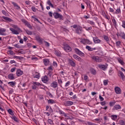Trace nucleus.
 Here are the masks:
<instances>
[{"instance_id": "20e7f679", "label": "nucleus", "mask_w": 125, "mask_h": 125, "mask_svg": "<svg viewBox=\"0 0 125 125\" xmlns=\"http://www.w3.org/2000/svg\"><path fill=\"white\" fill-rule=\"evenodd\" d=\"M74 51H75L76 53L79 55V56H84V53H83L80 49L78 48H75Z\"/></svg>"}, {"instance_id": "c9c22d12", "label": "nucleus", "mask_w": 125, "mask_h": 125, "mask_svg": "<svg viewBox=\"0 0 125 125\" xmlns=\"http://www.w3.org/2000/svg\"><path fill=\"white\" fill-rule=\"evenodd\" d=\"M47 4H48V5H49L50 6H51V7H52V8L54 7L53 4H52V3H51L50 0H48L47 1Z\"/></svg>"}, {"instance_id": "6e6d98bb", "label": "nucleus", "mask_w": 125, "mask_h": 125, "mask_svg": "<svg viewBox=\"0 0 125 125\" xmlns=\"http://www.w3.org/2000/svg\"><path fill=\"white\" fill-rule=\"evenodd\" d=\"M55 53L57 56H60V52L59 51H56Z\"/></svg>"}, {"instance_id": "9b49d317", "label": "nucleus", "mask_w": 125, "mask_h": 125, "mask_svg": "<svg viewBox=\"0 0 125 125\" xmlns=\"http://www.w3.org/2000/svg\"><path fill=\"white\" fill-rule=\"evenodd\" d=\"M42 81L44 83H46L48 82V78L46 76H44L42 77Z\"/></svg>"}, {"instance_id": "b1692460", "label": "nucleus", "mask_w": 125, "mask_h": 125, "mask_svg": "<svg viewBox=\"0 0 125 125\" xmlns=\"http://www.w3.org/2000/svg\"><path fill=\"white\" fill-rule=\"evenodd\" d=\"M117 61H118L119 63H120L121 65H125V62H124V61L122 60L121 58H118L117 59Z\"/></svg>"}, {"instance_id": "09e8293b", "label": "nucleus", "mask_w": 125, "mask_h": 125, "mask_svg": "<svg viewBox=\"0 0 125 125\" xmlns=\"http://www.w3.org/2000/svg\"><path fill=\"white\" fill-rule=\"evenodd\" d=\"M48 123L50 125H53V121L52 120H51V119H48Z\"/></svg>"}, {"instance_id": "c756f323", "label": "nucleus", "mask_w": 125, "mask_h": 125, "mask_svg": "<svg viewBox=\"0 0 125 125\" xmlns=\"http://www.w3.org/2000/svg\"><path fill=\"white\" fill-rule=\"evenodd\" d=\"M8 84H9L10 85V86H12V87H13L14 85H15L16 83L15 82L13 81H11V82H9L8 83Z\"/></svg>"}, {"instance_id": "338daca9", "label": "nucleus", "mask_w": 125, "mask_h": 125, "mask_svg": "<svg viewBox=\"0 0 125 125\" xmlns=\"http://www.w3.org/2000/svg\"><path fill=\"white\" fill-rule=\"evenodd\" d=\"M37 41H38L40 43H42V40L41 38H38Z\"/></svg>"}, {"instance_id": "2eb2a0df", "label": "nucleus", "mask_w": 125, "mask_h": 125, "mask_svg": "<svg viewBox=\"0 0 125 125\" xmlns=\"http://www.w3.org/2000/svg\"><path fill=\"white\" fill-rule=\"evenodd\" d=\"M77 34H80L83 33V28L81 26H78L76 30Z\"/></svg>"}, {"instance_id": "9d476101", "label": "nucleus", "mask_w": 125, "mask_h": 125, "mask_svg": "<svg viewBox=\"0 0 125 125\" xmlns=\"http://www.w3.org/2000/svg\"><path fill=\"white\" fill-rule=\"evenodd\" d=\"M33 77L34 79H40L41 78V74L39 72H35L33 74Z\"/></svg>"}, {"instance_id": "393cba45", "label": "nucleus", "mask_w": 125, "mask_h": 125, "mask_svg": "<svg viewBox=\"0 0 125 125\" xmlns=\"http://www.w3.org/2000/svg\"><path fill=\"white\" fill-rule=\"evenodd\" d=\"M119 37H121L123 40H125V32H121L119 34Z\"/></svg>"}, {"instance_id": "4c0bfd02", "label": "nucleus", "mask_w": 125, "mask_h": 125, "mask_svg": "<svg viewBox=\"0 0 125 125\" xmlns=\"http://www.w3.org/2000/svg\"><path fill=\"white\" fill-rule=\"evenodd\" d=\"M119 124H120L121 125H125V121L123 120H120Z\"/></svg>"}, {"instance_id": "de8ad7c7", "label": "nucleus", "mask_w": 125, "mask_h": 125, "mask_svg": "<svg viewBox=\"0 0 125 125\" xmlns=\"http://www.w3.org/2000/svg\"><path fill=\"white\" fill-rule=\"evenodd\" d=\"M86 49H88L89 51H92V48H91L89 46H86Z\"/></svg>"}, {"instance_id": "ddd939ff", "label": "nucleus", "mask_w": 125, "mask_h": 125, "mask_svg": "<svg viewBox=\"0 0 125 125\" xmlns=\"http://www.w3.org/2000/svg\"><path fill=\"white\" fill-rule=\"evenodd\" d=\"M73 57L74 59L77 60V61H79L80 62H82V61H83V59L77 55H73Z\"/></svg>"}, {"instance_id": "bf43d9fd", "label": "nucleus", "mask_w": 125, "mask_h": 125, "mask_svg": "<svg viewBox=\"0 0 125 125\" xmlns=\"http://www.w3.org/2000/svg\"><path fill=\"white\" fill-rule=\"evenodd\" d=\"M58 83L59 84L61 85L63 83V82L62 81V80L61 79H58Z\"/></svg>"}, {"instance_id": "3c124183", "label": "nucleus", "mask_w": 125, "mask_h": 125, "mask_svg": "<svg viewBox=\"0 0 125 125\" xmlns=\"http://www.w3.org/2000/svg\"><path fill=\"white\" fill-rule=\"evenodd\" d=\"M31 9H32V11H34V12H36V11H37V8H36V7H35V6H32L31 7Z\"/></svg>"}, {"instance_id": "58836bf2", "label": "nucleus", "mask_w": 125, "mask_h": 125, "mask_svg": "<svg viewBox=\"0 0 125 125\" xmlns=\"http://www.w3.org/2000/svg\"><path fill=\"white\" fill-rule=\"evenodd\" d=\"M14 58H16V59H18V60H22V59H23V57L17 56H15Z\"/></svg>"}, {"instance_id": "423d86ee", "label": "nucleus", "mask_w": 125, "mask_h": 125, "mask_svg": "<svg viewBox=\"0 0 125 125\" xmlns=\"http://www.w3.org/2000/svg\"><path fill=\"white\" fill-rule=\"evenodd\" d=\"M93 41L96 44L101 43V40L97 37H93Z\"/></svg>"}, {"instance_id": "f3484780", "label": "nucleus", "mask_w": 125, "mask_h": 125, "mask_svg": "<svg viewBox=\"0 0 125 125\" xmlns=\"http://www.w3.org/2000/svg\"><path fill=\"white\" fill-rule=\"evenodd\" d=\"M73 104L74 103L70 101H66L64 104L66 106H72Z\"/></svg>"}, {"instance_id": "c85d7f7f", "label": "nucleus", "mask_w": 125, "mask_h": 125, "mask_svg": "<svg viewBox=\"0 0 125 125\" xmlns=\"http://www.w3.org/2000/svg\"><path fill=\"white\" fill-rule=\"evenodd\" d=\"M47 103L48 104H54L55 103V101H54V100L51 99V100H47Z\"/></svg>"}, {"instance_id": "7ed1b4c3", "label": "nucleus", "mask_w": 125, "mask_h": 125, "mask_svg": "<svg viewBox=\"0 0 125 125\" xmlns=\"http://www.w3.org/2000/svg\"><path fill=\"white\" fill-rule=\"evenodd\" d=\"M63 49L66 52H70L72 51V48L68 44H64L63 45Z\"/></svg>"}, {"instance_id": "0eeeda50", "label": "nucleus", "mask_w": 125, "mask_h": 125, "mask_svg": "<svg viewBox=\"0 0 125 125\" xmlns=\"http://www.w3.org/2000/svg\"><path fill=\"white\" fill-rule=\"evenodd\" d=\"M50 86L51 87H52V88H56L57 87H58V83L55 81L51 83Z\"/></svg>"}, {"instance_id": "4468645a", "label": "nucleus", "mask_w": 125, "mask_h": 125, "mask_svg": "<svg viewBox=\"0 0 125 125\" xmlns=\"http://www.w3.org/2000/svg\"><path fill=\"white\" fill-rule=\"evenodd\" d=\"M114 89L116 94H121L122 90L120 87H115Z\"/></svg>"}, {"instance_id": "412c9836", "label": "nucleus", "mask_w": 125, "mask_h": 125, "mask_svg": "<svg viewBox=\"0 0 125 125\" xmlns=\"http://www.w3.org/2000/svg\"><path fill=\"white\" fill-rule=\"evenodd\" d=\"M43 63L45 66H48V65L49 64V60L47 59H44Z\"/></svg>"}, {"instance_id": "72a5a7b5", "label": "nucleus", "mask_w": 125, "mask_h": 125, "mask_svg": "<svg viewBox=\"0 0 125 125\" xmlns=\"http://www.w3.org/2000/svg\"><path fill=\"white\" fill-rule=\"evenodd\" d=\"M31 18H33V19H34V21H37V22H38V23H40V24H42V22H41L40 21H39V19H37L36 17H35V16H32L31 17Z\"/></svg>"}, {"instance_id": "4d7b16f0", "label": "nucleus", "mask_w": 125, "mask_h": 125, "mask_svg": "<svg viewBox=\"0 0 125 125\" xmlns=\"http://www.w3.org/2000/svg\"><path fill=\"white\" fill-rule=\"evenodd\" d=\"M70 81H67L65 84V87H67V86H69L70 85Z\"/></svg>"}, {"instance_id": "f03ea898", "label": "nucleus", "mask_w": 125, "mask_h": 125, "mask_svg": "<svg viewBox=\"0 0 125 125\" xmlns=\"http://www.w3.org/2000/svg\"><path fill=\"white\" fill-rule=\"evenodd\" d=\"M80 42L83 44H92V42L90 41L88 39H81Z\"/></svg>"}, {"instance_id": "a878e982", "label": "nucleus", "mask_w": 125, "mask_h": 125, "mask_svg": "<svg viewBox=\"0 0 125 125\" xmlns=\"http://www.w3.org/2000/svg\"><path fill=\"white\" fill-rule=\"evenodd\" d=\"M69 64L72 66V67H76V63L75 62L72 60H69Z\"/></svg>"}, {"instance_id": "cd10ccee", "label": "nucleus", "mask_w": 125, "mask_h": 125, "mask_svg": "<svg viewBox=\"0 0 125 125\" xmlns=\"http://www.w3.org/2000/svg\"><path fill=\"white\" fill-rule=\"evenodd\" d=\"M7 112L10 115H11V116H13L14 115V112H13V111L11 109H8Z\"/></svg>"}, {"instance_id": "37998d69", "label": "nucleus", "mask_w": 125, "mask_h": 125, "mask_svg": "<svg viewBox=\"0 0 125 125\" xmlns=\"http://www.w3.org/2000/svg\"><path fill=\"white\" fill-rule=\"evenodd\" d=\"M33 84L34 85H37V86H40L41 85V84L39 82H33Z\"/></svg>"}, {"instance_id": "39448f33", "label": "nucleus", "mask_w": 125, "mask_h": 125, "mask_svg": "<svg viewBox=\"0 0 125 125\" xmlns=\"http://www.w3.org/2000/svg\"><path fill=\"white\" fill-rule=\"evenodd\" d=\"M53 16L54 17L55 19H58V18H59L60 19H62V18H63V17L62 16V15L56 12H55L53 13Z\"/></svg>"}, {"instance_id": "ea45409f", "label": "nucleus", "mask_w": 125, "mask_h": 125, "mask_svg": "<svg viewBox=\"0 0 125 125\" xmlns=\"http://www.w3.org/2000/svg\"><path fill=\"white\" fill-rule=\"evenodd\" d=\"M114 73V70L112 68H110L109 70V75L110 76H112V74Z\"/></svg>"}, {"instance_id": "49530a36", "label": "nucleus", "mask_w": 125, "mask_h": 125, "mask_svg": "<svg viewBox=\"0 0 125 125\" xmlns=\"http://www.w3.org/2000/svg\"><path fill=\"white\" fill-rule=\"evenodd\" d=\"M12 27H13V28H14V29H16V30H20V28H19V27H18V26L16 25H13Z\"/></svg>"}, {"instance_id": "a19ab883", "label": "nucleus", "mask_w": 125, "mask_h": 125, "mask_svg": "<svg viewBox=\"0 0 125 125\" xmlns=\"http://www.w3.org/2000/svg\"><path fill=\"white\" fill-rule=\"evenodd\" d=\"M8 52L9 53V54H10V55H15V53H14V52H13L12 50H9Z\"/></svg>"}, {"instance_id": "5fc2aeb1", "label": "nucleus", "mask_w": 125, "mask_h": 125, "mask_svg": "<svg viewBox=\"0 0 125 125\" xmlns=\"http://www.w3.org/2000/svg\"><path fill=\"white\" fill-rule=\"evenodd\" d=\"M91 74L93 75H96V71L94 69H91Z\"/></svg>"}, {"instance_id": "a211bd4d", "label": "nucleus", "mask_w": 125, "mask_h": 125, "mask_svg": "<svg viewBox=\"0 0 125 125\" xmlns=\"http://www.w3.org/2000/svg\"><path fill=\"white\" fill-rule=\"evenodd\" d=\"M10 31H11L12 34H14V35L19 34V32L17 30L14 29V28H10Z\"/></svg>"}, {"instance_id": "4be33fe9", "label": "nucleus", "mask_w": 125, "mask_h": 125, "mask_svg": "<svg viewBox=\"0 0 125 125\" xmlns=\"http://www.w3.org/2000/svg\"><path fill=\"white\" fill-rule=\"evenodd\" d=\"M87 22V23H88V24H90V25L93 26V27H94V26H95V22H94V21H92L88 20Z\"/></svg>"}, {"instance_id": "f8f14e48", "label": "nucleus", "mask_w": 125, "mask_h": 125, "mask_svg": "<svg viewBox=\"0 0 125 125\" xmlns=\"http://www.w3.org/2000/svg\"><path fill=\"white\" fill-rule=\"evenodd\" d=\"M98 67L100 69H102L103 71H105L106 69H107L108 66L104 64H99Z\"/></svg>"}, {"instance_id": "2f4dec72", "label": "nucleus", "mask_w": 125, "mask_h": 125, "mask_svg": "<svg viewBox=\"0 0 125 125\" xmlns=\"http://www.w3.org/2000/svg\"><path fill=\"white\" fill-rule=\"evenodd\" d=\"M102 15L103 16H104V17L105 18V19H107V20H109V19H110V18L108 17V16H107V15H106V13H105V12H102Z\"/></svg>"}, {"instance_id": "0e129e2a", "label": "nucleus", "mask_w": 125, "mask_h": 125, "mask_svg": "<svg viewBox=\"0 0 125 125\" xmlns=\"http://www.w3.org/2000/svg\"><path fill=\"white\" fill-rule=\"evenodd\" d=\"M114 105H115V103L114 102H110L109 103V105L111 107H113V106H114Z\"/></svg>"}, {"instance_id": "e2e57ef3", "label": "nucleus", "mask_w": 125, "mask_h": 125, "mask_svg": "<svg viewBox=\"0 0 125 125\" xmlns=\"http://www.w3.org/2000/svg\"><path fill=\"white\" fill-rule=\"evenodd\" d=\"M100 104L102 106H104V105H106V102L104 101L100 103Z\"/></svg>"}, {"instance_id": "aec40b11", "label": "nucleus", "mask_w": 125, "mask_h": 125, "mask_svg": "<svg viewBox=\"0 0 125 125\" xmlns=\"http://www.w3.org/2000/svg\"><path fill=\"white\" fill-rule=\"evenodd\" d=\"M122 107H121V105L120 104H116L114 106L113 109V110H120Z\"/></svg>"}, {"instance_id": "13d9d810", "label": "nucleus", "mask_w": 125, "mask_h": 125, "mask_svg": "<svg viewBox=\"0 0 125 125\" xmlns=\"http://www.w3.org/2000/svg\"><path fill=\"white\" fill-rule=\"evenodd\" d=\"M99 99L101 102L102 101H104V98L102 97L101 95H99Z\"/></svg>"}, {"instance_id": "603ef678", "label": "nucleus", "mask_w": 125, "mask_h": 125, "mask_svg": "<svg viewBox=\"0 0 125 125\" xmlns=\"http://www.w3.org/2000/svg\"><path fill=\"white\" fill-rule=\"evenodd\" d=\"M3 19H4V20H7V21H10V20H11V19L7 17H3Z\"/></svg>"}, {"instance_id": "e433bc0d", "label": "nucleus", "mask_w": 125, "mask_h": 125, "mask_svg": "<svg viewBox=\"0 0 125 125\" xmlns=\"http://www.w3.org/2000/svg\"><path fill=\"white\" fill-rule=\"evenodd\" d=\"M83 29H85L86 31H90V30H92V27L90 26L89 27H86V26H84Z\"/></svg>"}, {"instance_id": "69168bd1", "label": "nucleus", "mask_w": 125, "mask_h": 125, "mask_svg": "<svg viewBox=\"0 0 125 125\" xmlns=\"http://www.w3.org/2000/svg\"><path fill=\"white\" fill-rule=\"evenodd\" d=\"M87 125H96V124H95L94 123H92L90 122H87Z\"/></svg>"}, {"instance_id": "f704fd0d", "label": "nucleus", "mask_w": 125, "mask_h": 125, "mask_svg": "<svg viewBox=\"0 0 125 125\" xmlns=\"http://www.w3.org/2000/svg\"><path fill=\"white\" fill-rule=\"evenodd\" d=\"M119 74L120 75V76L121 77L122 79H125V74H124V73H123V72L119 71Z\"/></svg>"}, {"instance_id": "f257e3e1", "label": "nucleus", "mask_w": 125, "mask_h": 125, "mask_svg": "<svg viewBox=\"0 0 125 125\" xmlns=\"http://www.w3.org/2000/svg\"><path fill=\"white\" fill-rule=\"evenodd\" d=\"M91 59H92V61L94 62H97L98 63H100V62H102V58L100 57L99 56H91Z\"/></svg>"}, {"instance_id": "774afa93", "label": "nucleus", "mask_w": 125, "mask_h": 125, "mask_svg": "<svg viewBox=\"0 0 125 125\" xmlns=\"http://www.w3.org/2000/svg\"><path fill=\"white\" fill-rule=\"evenodd\" d=\"M59 113L62 115H63V114H65V112H64V111L60 110H59Z\"/></svg>"}, {"instance_id": "864d4df0", "label": "nucleus", "mask_w": 125, "mask_h": 125, "mask_svg": "<svg viewBox=\"0 0 125 125\" xmlns=\"http://www.w3.org/2000/svg\"><path fill=\"white\" fill-rule=\"evenodd\" d=\"M25 32L26 34H27V35H32V31H30L28 30H25Z\"/></svg>"}, {"instance_id": "6e6552de", "label": "nucleus", "mask_w": 125, "mask_h": 125, "mask_svg": "<svg viewBox=\"0 0 125 125\" xmlns=\"http://www.w3.org/2000/svg\"><path fill=\"white\" fill-rule=\"evenodd\" d=\"M10 118L12 119V120H14L15 122H16V123H19L20 122V120H19V119L16 117L14 114V115H12L11 116H10Z\"/></svg>"}, {"instance_id": "5701e85b", "label": "nucleus", "mask_w": 125, "mask_h": 125, "mask_svg": "<svg viewBox=\"0 0 125 125\" xmlns=\"http://www.w3.org/2000/svg\"><path fill=\"white\" fill-rule=\"evenodd\" d=\"M104 41H106L107 43H109V42H110V40L109 39V37H108V36L105 35L104 36Z\"/></svg>"}, {"instance_id": "dca6fc26", "label": "nucleus", "mask_w": 125, "mask_h": 125, "mask_svg": "<svg viewBox=\"0 0 125 125\" xmlns=\"http://www.w3.org/2000/svg\"><path fill=\"white\" fill-rule=\"evenodd\" d=\"M16 75L18 77H20V76H22L23 75V71L21 70V69H18L16 72Z\"/></svg>"}, {"instance_id": "8fccbe9b", "label": "nucleus", "mask_w": 125, "mask_h": 125, "mask_svg": "<svg viewBox=\"0 0 125 125\" xmlns=\"http://www.w3.org/2000/svg\"><path fill=\"white\" fill-rule=\"evenodd\" d=\"M83 79L85 82H87L88 81V76H87V75H84Z\"/></svg>"}, {"instance_id": "79ce46f5", "label": "nucleus", "mask_w": 125, "mask_h": 125, "mask_svg": "<svg viewBox=\"0 0 125 125\" xmlns=\"http://www.w3.org/2000/svg\"><path fill=\"white\" fill-rule=\"evenodd\" d=\"M112 21L113 23L114 26H117V22L116 21V20L115 19V18L112 19Z\"/></svg>"}, {"instance_id": "473e14b6", "label": "nucleus", "mask_w": 125, "mask_h": 125, "mask_svg": "<svg viewBox=\"0 0 125 125\" xmlns=\"http://www.w3.org/2000/svg\"><path fill=\"white\" fill-rule=\"evenodd\" d=\"M40 88H41V89H44V90L46 91L47 89V87L44 85H42L41 84V85H40Z\"/></svg>"}, {"instance_id": "680f3d73", "label": "nucleus", "mask_w": 125, "mask_h": 125, "mask_svg": "<svg viewBox=\"0 0 125 125\" xmlns=\"http://www.w3.org/2000/svg\"><path fill=\"white\" fill-rule=\"evenodd\" d=\"M25 3L27 5H30V4H31V3H32V2H31L29 0H27V1H25Z\"/></svg>"}, {"instance_id": "1a4fd4ad", "label": "nucleus", "mask_w": 125, "mask_h": 125, "mask_svg": "<svg viewBox=\"0 0 125 125\" xmlns=\"http://www.w3.org/2000/svg\"><path fill=\"white\" fill-rule=\"evenodd\" d=\"M6 29L0 28V36H5Z\"/></svg>"}, {"instance_id": "a18cd8bd", "label": "nucleus", "mask_w": 125, "mask_h": 125, "mask_svg": "<svg viewBox=\"0 0 125 125\" xmlns=\"http://www.w3.org/2000/svg\"><path fill=\"white\" fill-rule=\"evenodd\" d=\"M109 82V81L108 80H105L104 81V85H107L108 84V83Z\"/></svg>"}, {"instance_id": "6ab92c4d", "label": "nucleus", "mask_w": 125, "mask_h": 125, "mask_svg": "<svg viewBox=\"0 0 125 125\" xmlns=\"http://www.w3.org/2000/svg\"><path fill=\"white\" fill-rule=\"evenodd\" d=\"M8 78L9 80H15V77H14V74L11 73L8 75Z\"/></svg>"}, {"instance_id": "bb28decb", "label": "nucleus", "mask_w": 125, "mask_h": 125, "mask_svg": "<svg viewBox=\"0 0 125 125\" xmlns=\"http://www.w3.org/2000/svg\"><path fill=\"white\" fill-rule=\"evenodd\" d=\"M121 13L122 11H121V8H117L115 12V14H120Z\"/></svg>"}, {"instance_id": "7c9ffc66", "label": "nucleus", "mask_w": 125, "mask_h": 125, "mask_svg": "<svg viewBox=\"0 0 125 125\" xmlns=\"http://www.w3.org/2000/svg\"><path fill=\"white\" fill-rule=\"evenodd\" d=\"M110 118L113 121H116L118 119V115H111Z\"/></svg>"}, {"instance_id": "052dcab7", "label": "nucleus", "mask_w": 125, "mask_h": 125, "mask_svg": "<svg viewBox=\"0 0 125 125\" xmlns=\"http://www.w3.org/2000/svg\"><path fill=\"white\" fill-rule=\"evenodd\" d=\"M122 27H123V28L125 29V21H122Z\"/></svg>"}, {"instance_id": "c03bdc74", "label": "nucleus", "mask_w": 125, "mask_h": 125, "mask_svg": "<svg viewBox=\"0 0 125 125\" xmlns=\"http://www.w3.org/2000/svg\"><path fill=\"white\" fill-rule=\"evenodd\" d=\"M14 46H15V47H16L17 48H21V46H20L19 43L15 44L14 45Z\"/></svg>"}]
</instances>
